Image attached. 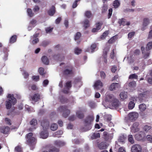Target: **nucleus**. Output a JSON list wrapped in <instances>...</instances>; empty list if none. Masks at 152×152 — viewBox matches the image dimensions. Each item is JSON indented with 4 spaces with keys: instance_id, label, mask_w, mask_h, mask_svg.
<instances>
[{
    "instance_id": "nucleus-56",
    "label": "nucleus",
    "mask_w": 152,
    "mask_h": 152,
    "mask_svg": "<svg viewBox=\"0 0 152 152\" xmlns=\"http://www.w3.org/2000/svg\"><path fill=\"white\" fill-rule=\"evenodd\" d=\"M150 53V51H148L145 53H144L143 54V58H144L145 59L147 58L149 56Z\"/></svg>"
},
{
    "instance_id": "nucleus-13",
    "label": "nucleus",
    "mask_w": 152,
    "mask_h": 152,
    "mask_svg": "<svg viewBox=\"0 0 152 152\" xmlns=\"http://www.w3.org/2000/svg\"><path fill=\"white\" fill-rule=\"evenodd\" d=\"M103 86V84L99 80H98L96 81L94 85V88L96 89H99Z\"/></svg>"
},
{
    "instance_id": "nucleus-33",
    "label": "nucleus",
    "mask_w": 152,
    "mask_h": 152,
    "mask_svg": "<svg viewBox=\"0 0 152 152\" xmlns=\"http://www.w3.org/2000/svg\"><path fill=\"white\" fill-rule=\"evenodd\" d=\"M74 83L75 84H77L78 83H79L81 85H82V82L81 79L80 78L77 77L75 79Z\"/></svg>"
},
{
    "instance_id": "nucleus-58",
    "label": "nucleus",
    "mask_w": 152,
    "mask_h": 152,
    "mask_svg": "<svg viewBox=\"0 0 152 152\" xmlns=\"http://www.w3.org/2000/svg\"><path fill=\"white\" fill-rule=\"evenodd\" d=\"M151 127L150 126H148V125H145L144 126L143 128V129L144 131L145 132H147L151 129Z\"/></svg>"
},
{
    "instance_id": "nucleus-4",
    "label": "nucleus",
    "mask_w": 152,
    "mask_h": 152,
    "mask_svg": "<svg viewBox=\"0 0 152 152\" xmlns=\"http://www.w3.org/2000/svg\"><path fill=\"white\" fill-rule=\"evenodd\" d=\"M57 110L60 113H63L62 116L65 118L70 113V110L68 109V106L66 105L60 106L58 108Z\"/></svg>"
},
{
    "instance_id": "nucleus-2",
    "label": "nucleus",
    "mask_w": 152,
    "mask_h": 152,
    "mask_svg": "<svg viewBox=\"0 0 152 152\" xmlns=\"http://www.w3.org/2000/svg\"><path fill=\"white\" fill-rule=\"evenodd\" d=\"M8 99L5 102V105L7 109H10L12 105H14L17 102L16 99L14 97L13 94H8L7 96Z\"/></svg>"
},
{
    "instance_id": "nucleus-54",
    "label": "nucleus",
    "mask_w": 152,
    "mask_h": 152,
    "mask_svg": "<svg viewBox=\"0 0 152 152\" xmlns=\"http://www.w3.org/2000/svg\"><path fill=\"white\" fill-rule=\"evenodd\" d=\"M135 34V32L133 31L129 32L128 33V38L129 39H131L132 37L134 36Z\"/></svg>"
},
{
    "instance_id": "nucleus-34",
    "label": "nucleus",
    "mask_w": 152,
    "mask_h": 152,
    "mask_svg": "<svg viewBox=\"0 0 152 152\" xmlns=\"http://www.w3.org/2000/svg\"><path fill=\"white\" fill-rule=\"evenodd\" d=\"M135 139L138 140L140 141L142 139L143 137L141 134H137L135 136Z\"/></svg>"
},
{
    "instance_id": "nucleus-22",
    "label": "nucleus",
    "mask_w": 152,
    "mask_h": 152,
    "mask_svg": "<svg viewBox=\"0 0 152 152\" xmlns=\"http://www.w3.org/2000/svg\"><path fill=\"white\" fill-rule=\"evenodd\" d=\"M48 133L47 131L45 130L41 132L40 136L43 139H46L48 137Z\"/></svg>"
},
{
    "instance_id": "nucleus-9",
    "label": "nucleus",
    "mask_w": 152,
    "mask_h": 152,
    "mask_svg": "<svg viewBox=\"0 0 152 152\" xmlns=\"http://www.w3.org/2000/svg\"><path fill=\"white\" fill-rule=\"evenodd\" d=\"M138 113L135 112L130 113L128 115L129 119L132 121L135 120L138 118Z\"/></svg>"
},
{
    "instance_id": "nucleus-39",
    "label": "nucleus",
    "mask_w": 152,
    "mask_h": 152,
    "mask_svg": "<svg viewBox=\"0 0 152 152\" xmlns=\"http://www.w3.org/2000/svg\"><path fill=\"white\" fill-rule=\"evenodd\" d=\"M96 47V45L95 43H94L91 44L90 47V49L91 53H93L94 52Z\"/></svg>"
},
{
    "instance_id": "nucleus-41",
    "label": "nucleus",
    "mask_w": 152,
    "mask_h": 152,
    "mask_svg": "<svg viewBox=\"0 0 152 152\" xmlns=\"http://www.w3.org/2000/svg\"><path fill=\"white\" fill-rule=\"evenodd\" d=\"M89 21L88 20L85 19L83 22L84 27L86 28L89 27Z\"/></svg>"
},
{
    "instance_id": "nucleus-19",
    "label": "nucleus",
    "mask_w": 152,
    "mask_h": 152,
    "mask_svg": "<svg viewBox=\"0 0 152 152\" xmlns=\"http://www.w3.org/2000/svg\"><path fill=\"white\" fill-rule=\"evenodd\" d=\"M55 12V8L54 6H52L48 12V14L51 16H53Z\"/></svg>"
},
{
    "instance_id": "nucleus-61",
    "label": "nucleus",
    "mask_w": 152,
    "mask_h": 152,
    "mask_svg": "<svg viewBox=\"0 0 152 152\" xmlns=\"http://www.w3.org/2000/svg\"><path fill=\"white\" fill-rule=\"evenodd\" d=\"M147 140L149 142H152V136L151 135H148L146 136Z\"/></svg>"
},
{
    "instance_id": "nucleus-29",
    "label": "nucleus",
    "mask_w": 152,
    "mask_h": 152,
    "mask_svg": "<svg viewBox=\"0 0 152 152\" xmlns=\"http://www.w3.org/2000/svg\"><path fill=\"white\" fill-rule=\"evenodd\" d=\"M120 5V3L118 0H115L113 1V6L115 8H118Z\"/></svg>"
},
{
    "instance_id": "nucleus-30",
    "label": "nucleus",
    "mask_w": 152,
    "mask_h": 152,
    "mask_svg": "<svg viewBox=\"0 0 152 152\" xmlns=\"http://www.w3.org/2000/svg\"><path fill=\"white\" fill-rule=\"evenodd\" d=\"M4 121L6 124L7 125L10 126L12 124L11 120L8 118H5Z\"/></svg>"
},
{
    "instance_id": "nucleus-44",
    "label": "nucleus",
    "mask_w": 152,
    "mask_h": 152,
    "mask_svg": "<svg viewBox=\"0 0 152 152\" xmlns=\"http://www.w3.org/2000/svg\"><path fill=\"white\" fill-rule=\"evenodd\" d=\"M17 37L15 35H14L11 37L10 39V42L12 43L15 42L16 40Z\"/></svg>"
},
{
    "instance_id": "nucleus-57",
    "label": "nucleus",
    "mask_w": 152,
    "mask_h": 152,
    "mask_svg": "<svg viewBox=\"0 0 152 152\" xmlns=\"http://www.w3.org/2000/svg\"><path fill=\"white\" fill-rule=\"evenodd\" d=\"M115 56V49L112 50V52L110 54V57L112 59H114Z\"/></svg>"
},
{
    "instance_id": "nucleus-48",
    "label": "nucleus",
    "mask_w": 152,
    "mask_h": 152,
    "mask_svg": "<svg viewBox=\"0 0 152 152\" xmlns=\"http://www.w3.org/2000/svg\"><path fill=\"white\" fill-rule=\"evenodd\" d=\"M116 39V37L115 36H113L109 39L108 42L110 44H112L115 42Z\"/></svg>"
},
{
    "instance_id": "nucleus-40",
    "label": "nucleus",
    "mask_w": 152,
    "mask_h": 152,
    "mask_svg": "<svg viewBox=\"0 0 152 152\" xmlns=\"http://www.w3.org/2000/svg\"><path fill=\"white\" fill-rule=\"evenodd\" d=\"M99 147L100 149H105L106 148V145L104 142H102L99 144Z\"/></svg>"
},
{
    "instance_id": "nucleus-52",
    "label": "nucleus",
    "mask_w": 152,
    "mask_h": 152,
    "mask_svg": "<svg viewBox=\"0 0 152 152\" xmlns=\"http://www.w3.org/2000/svg\"><path fill=\"white\" fill-rule=\"evenodd\" d=\"M63 133V132L62 130H59L54 133V135L55 137H58V135H61Z\"/></svg>"
},
{
    "instance_id": "nucleus-18",
    "label": "nucleus",
    "mask_w": 152,
    "mask_h": 152,
    "mask_svg": "<svg viewBox=\"0 0 152 152\" xmlns=\"http://www.w3.org/2000/svg\"><path fill=\"white\" fill-rule=\"evenodd\" d=\"M126 19L124 18H122L120 19L118 21V23L120 26L122 25L124 26L126 25L129 26L130 25V22H126Z\"/></svg>"
},
{
    "instance_id": "nucleus-21",
    "label": "nucleus",
    "mask_w": 152,
    "mask_h": 152,
    "mask_svg": "<svg viewBox=\"0 0 152 152\" xmlns=\"http://www.w3.org/2000/svg\"><path fill=\"white\" fill-rule=\"evenodd\" d=\"M121 99L124 100L127 98V93L124 91L121 92L119 95Z\"/></svg>"
},
{
    "instance_id": "nucleus-62",
    "label": "nucleus",
    "mask_w": 152,
    "mask_h": 152,
    "mask_svg": "<svg viewBox=\"0 0 152 152\" xmlns=\"http://www.w3.org/2000/svg\"><path fill=\"white\" fill-rule=\"evenodd\" d=\"M32 78L33 80H34L36 81H37L39 80V76L38 75H34L32 76Z\"/></svg>"
},
{
    "instance_id": "nucleus-12",
    "label": "nucleus",
    "mask_w": 152,
    "mask_h": 152,
    "mask_svg": "<svg viewBox=\"0 0 152 152\" xmlns=\"http://www.w3.org/2000/svg\"><path fill=\"white\" fill-rule=\"evenodd\" d=\"M10 130V128L8 126H2L0 128V132L4 134H7Z\"/></svg>"
},
{
    "instance_id": "nucleus-35",
    "label": "nucleus",
    "mask_w": 152,
    "mask_h": 152,
    "mask_svg": "<svg viewBox=\"0 0 152 152\" xmlns=\"http://www.w3.org/2000/svg\"><path fill=\"white\" fill-rule=\"evenodd\" d=\"M44 69L42 67H40L38 70L39 74L44 77L45 76V73L44 72Z\"/></svg>"
},
{
    "instance_id": "nucleus-1",
    "label": "nucleus",
    "mask_w": 152,
    "mask_h": 152,
    "mask_svg": "<svg viewBox=\"0 0 152 152\" xmlns=\"http://www.w3.org/2000/svg\"><path fill=\"white\" fill-rule=\"evenodd\" d=\"M33 135V134L31 132L28 133L26 135L27 143L30 146V149L31 150H33L34 148L36 143V140L34 137H32Z\"/></svg>"
},
{
    "instance_id": "nucleus-32",
    "label": "nucleus",
    "mask_w": 152,
    "mask_h": 152,
    "mask_svg": "<svg viewBox=\"0 0 152 152\" xmlns=\"http://www.w3.org/2000/svg\"><path fill=\"white\" fill-rule=\"evenodd\" d=\"M152 48V42H149L147 45L146 49L147 51H148Z\"/></svg>"
},
{
    "instance_id": "nucleus-20",
    "label": "nucleus",
    "mask_w": 152,
    "mask_h": 152,
    "mask_svg": "<svg viewBox=\"0 0 152 152\" xmlns=\"http://www.w3.org/2000/svg\"><path fill=\"white\" fill-rule=\"evenodd\" d=\"M110 104L113 106L115 107H117L119 105V101L117 99L115 98Z\"/></svg>"
},
{
    "instance_id": "nucleus-49",
    "label": "nucleus",
    "mask_w": 152,
    "mask_h": 152,
    "mask_svg": "<svg viewBox=\"0 0 152 152\" xmlns=\"http://www.w3.org/2000/svg\"><path fill=\"white\" fill-rule=\"evenodd\" d=\"M129 78L130 79H137L138 78V76L135 74H133L129 76Z\"/></svg>"
},
{
    "instance_id": "nucleus-14",
    "label": "nucleus",
    "mask_w": 152,
    "mask_h": 152,
    "mask_svg": "<svg viewBox=\"0 0 152 152\" xmlns=\"http://www.w3.org/2000/svg\"><path fill=\"white\" fill-rule=\"evenodd\" d=\"M115 98L113 94H109L106 95L105 100L110 104Z\"/></svg>"
},
{
    "instance_id": "nucleus-27",
    "label": "nucleus",
    "mask_w": 152,
    "mask_h": 152,
    "mask_svg": "<svg viewBox=\"0 0 152 152\" xmlns=\"http://www.w3.org/2000/svg\"><path fill=\"white\" fill-rule=\"evenodd\" d=\"M100 137V134L99 133H94L91 136V138L92 139H95L99 138Z\"/></svg>"
},
{
    "instance_id": "nucleus-6",
    "label": "nucleus",
    "mask_w": 152,
    "mask_h": 152,
    "mask_svg": "<svg viewBox=\"0 0 152 152\" xmlns=\"http://www.w3.org/2000/svg\"><path fill=\"white\" fill-rule=\"evenodd\" d=\"M64 87L62 90V92L65 94H68L69 91L72 87L71 81H68L66 82L64 84Z\"/></svg>"
},
{
    "instance_id": "nucleus-59",
    "label": "nucleus",
    "mask_w": 152,
    "mask_h": 152,
    "mask_svg": "<svg viewBox=\"0 0 152 152\" xmlns=\"http://www.w3.org/2000/svg\"><path fill=\"white\" fill-rule=\"evenodd\" d=\"M100 76L102 79H104L106 77V74L104 72L101 71L100 72Z\"/></svg>"
},
{
    "instance_id": "nucleus-3",
    "label": "nucleus",
    "mask_w": 152,
    "mask_h": 152,
    "mask_svg": "<svg viewBox=\"0 0 152 152\" xmlns=\"http://www.w3.org/2000/svg\"><path fill=\"white\" fill-rule=\"evenodd\" d=\"M94 116L93 115H89L87 116L84 120V125L85 131H88L91 128L92 122L94 120Z\"/></svg>"
},
{
    "instance_id": "nucleus-10",
    "label": "nucleus",
    "mask_w": 152,
    "mask_h": 152,
    "mask_svg": "<svg viewBox=\"0 0 152 152\" xmlns=\"http://www.w3.org/2000/svg\"><path fill=\"white\" fill-rule=\"evenodd\" d=\"M30 123L31 125L33 126L32 127L29 128L28 129V130L29 132H32L36 128V126L37 124V121L36 119L34 118L30 121Z\"/></svg>"
},
{
    "instance_id": "nucleus-55",
    "label": "nucleus",
    "mask_w": 152,
    "mask_h": 152,
    "mask_svg": "<svg viewBox=\"0 0 152 152\" xmlns=\"http://www.w3.org/2000/svg\"><path fill=\"white\" fill-rule=\"evenodd\" d=\"M15 150L16 152H22L21 147L19 146H18L15 147Z\"/></svg>"
},
{
    "instance_id": "nucleus-43",
    "label": "nucleus",
    "mask_w": 152,
    "mask_h": 152,
    "mask_svg": "<svg viewBox=\"0 0 152 152\" xmlns=\"http://www.w3.org/2000/svg\"><path fill=\"white\" fill-rule=\"evenodd\" d=\"M135 104L133 101H130L128 104V107L129 109H132L134 107Z\"/></svg>"
},
{
    "instance_id": "nucleus-46",
    "label": "nucleus",
    "mask_w": 152,
    "mask_h": 152,
    "mask_svg": "<svg viewBox=\"0 0 152 152\" xmlns=\"http://www.w3.org/2000/svg\"><path fill=\"white\" fill-rule=\"evenodd\" d=\"M128 140L129 142H130L131 144H133L134 142L133 136L131 134L129 135L128 136Z\"/></svg>"
},
{
    "instance_id": "nucleus-63",
    "label": "nucleus",
    "mask_w": 152,
    "mask_h": 152,
    "mask_svg": "<svg viewBox=\"0 0 152 152\" xmlns=\"http://www.w3.org/2000/svg\"><path fill=\"white\" fill-rule=\"evenodd\" d=\"M117 67L115 65L113 66L111 69V71L112 73H114L116 71Z\"/></svg>"
},
{
    "instance_id": "nucleus-64",
    "label": "nucleus",
    "mask_w": 152,
    "mask_h": 152,
    "mask_svg": "<svg viewBox=\"0 0 152 152\" xmlns=\"http://www.w3.org/2000/svg\"><path fill=\"white\" fill-rule=\"evenodd\" d=\"M151 30L149 32L148 39H151L152 38V26L151 27Z\"/></svg>"
},
{
    "instance_id": "nucleus-26",
    "label": "nucleus",
    "mask_w": 152,
    "mask_h": 152,
    "mask_svg": "<svg viewBox=\"0 0 152 152\" xmlns=\"http://www.w3.org/2000/svg\"><path fill=\"white\" fill-rule=\"evenodd\" d=\"M59 99L60 102L62 104L67 103L68 102V99L63 96H60Z\"/></svg>"
},
{
    "instance_id": "nucleus-25",
    "label": "nucleus",
    "mask_w": 152,
    "mask_h": 152,
    "mask_svg": "<svg viewBox=\"0 0 152 152\" xmlns=\"http://www.w3.org/2000/svg\"><path fill=\"white\" fill-rule=\"evenodd\" d=\"M42 62L46 65H48L49 63V61L47 56H43L42 58Z\"/></svg>"
},
{
    "instance_id": "nucleus-37",
    "label": "nucleus",
    "mask_w": 152,
    "mask_h": 152,
    "mask_svg": "<svg viewBox=\"0 0 152 152\" xmlns=\"http://www.w3.org/2000/svg\"><path fill=\"white\" fill-rule=\"evenodd\" d=\"M81 36V34L80 32H77L75 36L74 39L75 41L80 39Z\"/></svg>"
},
{
    "instance_id": "nucleus-11",
    "label": "nucleus",
    "mask_w": 152,
    "mask_h": 152,
    "mask_svg": "<svg viewBox=\"0 0 152 152\" xmlns=\"http://www.w3.org/2000/svg\"><path fill=\"white\" fill-rule=\"evenodd\" d=\"M41 125L44 130H46L49 126V123L47 119H44L41 122Z\"/></svg>"
},
{
    "instance_id": "nucleus-16",
    "label": "nucleus",
    "mask_w": 152,
    "mask_h": 152,
    "mask_svg": "<svg viewBox=\"0 0 152 152\" xmlns=\"http://www.w3.org/2000/svg\"><path fill=\"white\" fill-rule=\"evenodd\" d=\"M40 95L39 94H35L31 96V100L36 102L39 100L40 99Z\"/></svg>"
},
{
    "instance_id": "nucleus-38",
    "label": "nucleus",
    "mask_w": 152,
    "mask_h": 152,
    "mask_svg": "<svg viewBox=\"0 0 152 152\" xmlns=\"http://www.w3.org/2000/svg\"><path fill=\"white\" fill-rule=\"evenodd\" d=\"M59 151L58 149L54 146L51 147L49 149V152H58Z\"/></svg>"
},
{
    "instance_id": "nucleus-45",
    "label": "nucleus",
    "mask_w": 152,
    "mask_h": 152,
    "mask_svg": "<svg viewBox=\"0 0 152 152\" xmlns=\"http://www.w3.org/2000/svg\"><path fill=\"white\" fill-rule=\"evenodd\" d=\"M27 12L28 15L30 17H32L34 15V13L32 12V10L30 8H28L27 10Z\"/></svg>"
},
{
    "instance_id": "nucleus-47",
    "label": "nucleus",
    "mask_w": 152,
    "mask_h": 152,
    "mask_svg": "<svg viewBox=\"0 0 152 152\" xmlns=\"http://www.w3.org/2000/svg\"><path fill=\"white\" fill-rule=\"evenodd\" d=\"M149 23V20L148 18H145L143 19V25L147 26Z\"/></svg>"
},
{
    "instance_id": "nucleus-36",
    "label": "nucleus",
    "mask_w": 152,
    "mask_h": 152,
    "mask_svg": "<svg viewBox=\"0 0 152 152\" xmlns=\"http://www.w3.org/2000/svg\"><path fill=\"white\" fill-rule=\"evenodd\" d=\"M136 85L135 81H133L129 83L128 86L130 88H134L135 87Z\"/></svg>"
},
{
    "instance_id": "nucleus-42",
    "label": "nucleus",
    "mask_w": 152,
    "mask_h": 152,
    "mask_svg": "<svg viewBox=\"0 0 152 152\" xmlns=\"http://www.w3.org/2000/svg\"><path fill=\"white\" fill-rule=\"evenodd\" d=\"M58 128V125L56 124H52L50 126L51 129L53 131H54L56 130Z\"/></svg>"
},
{
    "instance_id": "nucleus-17",
    "label": "nucleus",
    "mask_w": 152,
    "mask_h": 152,
    "mask_svg": "<svg viewBox=\"0 0 152 152\" xmlns=\"http://www.w3.org/2000/svg\"><path fill=\"white\" fill-rule=\"evenodd\" d=\"M39 35L38 34H34L32 37H31V39H33L32 41V44L34 45L37 43L39 41V39L37 38Z\"/></svg>"
},
{
    "instance_id": "nucleus-5",
    "label": "nucleus",
    "mask_w": 152,
    "mask_h": 152,
    "mask_svg": "<svg viewBox=\"0 0 152 152\" xmlns=\"http://www.w3.org/2000/svg\"><path fill=\"white\" fill-rule=\"evenodd\" d=\"M65 68L62 71L64 75L67 76L69 75H74V73L73 71V67L71 65L66 66Z\"/></svg>"
},
{
    "instance_id": "nucleus-31",
    "label": "nucleus",
    "mask_w": 152,
    "mask_h": 152,
    "mask_svg": "<svg viewBox=\"0 0 152 152\" xmlns=\"http://www.w3.org/2000/svg\"><path fill=\"white\" fill-rule=\"evenodd\" d=\"M139 108L140 111L142 112L145 110L146 108V105L143 103L140 104Z\"/></svg>"
},
{
    "instance_id": "nucleus-15",
    "label": "nucleus",
    "mask_w": 152,
    "mask_h": 152,
    "mask_svg": "<svg viewBox=\"0 0 152 152\" xmlns=\"http://www.w3.org/2000/svg\"><path fill=\"white\" fill-rule=\"evenodd\" d=\"M120 87V84L118 83H113L110 85L109 88L110 91H113L119 88Z\"/></svg>"
},
{
    "instance_id": "nucleus-7",
    "label": "nucleus",
    "mask_w": 152,
    "mask_h": 152,
    "mask_svg": "<svg viewBox=\"0 0 152 152\" xmlns=\"http://www.w3.org/2000/svg\"><path fill=\"white\" fill-rule=\"evenodd\" d=\"M131 150L132 152H141L142 147L139 144H135L132 146Z\"/></svg>"
},
{
    "instance_id": "nucleus-50",
    "label": "nucleus",
    "mask_w": 152,
    "mask_h": 152,
    "mask_svg": "<svg viewBox=\"0 0 152 152\" xmlns=\"http://www.w3.org/2000/svg\"><path fill=\"white\" fill-rule=\"evenodd\" d=\"M107 5L106 4H104L102 10V13H105L107 11Z\"/></svg>"
},
{
    "instance_id": "nucleus-8",
    "label": "nucleus",
    "mask_w": 152,
    "mask_h": 152,
    "mask_svg": "<svg viewBox=\"0 0 152 152\" xmlns=\"http://www.w3.org/2000/svg\"><path fill=\"white\" fill-rule=\"evenodd\" d=\"M139 124L138 122H135L131 127V131L132 132L135 133L138 132L140 129L139 127Z\"/></svg>"
},
{
    "instance_id": "nucleus-28",
    "label": "nucleus",
    "mask_w": 152,
    "mask_h": 152,
    "mask_svg": "<svg viewBox=\"0 0 152 152\" xmlns=\"http://www.w3.org/2000/svg\"><path fill=\"white\" fill-rule=\"evenodd\" d=\"M85 16L87 18H89L93 17V15L91 11H86L85 12Z\"/></svg>"
},
{
    "instance_id": "nucleus-60",
    "label": "nucleus",
    "mask_w": 152,
    "mask_h": 152,
    "mask_svg": "<svg viewBox=\"0 0 152 152\" xmlns=\"http://www.w3.org/2000/svg\"><path fill=\"white\" fill-rule=\"evenodd\" d=\"M82 50L81 49H79L78 48H77L75 49V53L77 55L80 54Z\"/></svg>"
},
{
    "instance_id": "nucleus-51",
    "label": "nucleus",
    "mask_w": 152,
    "mask_h": 152,
    "mask_svg": "<svg viewBox=\"0 0 152 152\" xmlns=\"http://www.w3.org/2000/svg\"><path fill=\"white\" fill-rule=\"evenodd\" d=\"M108 34V32L107 31H105L101 36V39H103L107 36Z\"/></svg>"
},
{
    "instance_id": "nucleus-23",
    "label": "nucleus",
    "mask_w": 152,
    "mask_h": 152,
    "mask_svg": "<svg viewBox=\"0 0 152 152\" xmlns=\"http://www.w3.org/2000/svg\"><path fill=\"white\" fill-rule=\"evenodd\" d=\"M76 115L77 117L79 119H82L84 117V114L81 111H77L76 112Z\"/></svg>"
},
{
    "instance_id": "nucleus-53",
    "label": "nucleus",
    "mask_w": 152,
    "mask_h": 152,
    "mask_svg": "<svg viewBox=\"0 0 152 152\" xmlns=\"http://www.w3.org/2000/svg\"><path fill=\"white\" fill-rule=\"evenodd\" d=\"M103 23L102 22H98L96 23V27L98 29L100 30L102 26V25Z\"/></svg>"
},
{
    "instance_id": "nucleus-24",
    "label": "nucleus",
    "mask_w": 152,
    "mask_h": 152,
    "mask_svg": "<svg viewBox=\"0 0 152 152\" xmlns=\"http://www.w3.org/2000/svg\"><path fill=\"white\" fill-rule=\"evenodd\" d=\"M55 144L56 145L59 147L63 146L65 145V143L64 142L59 140L55 141Z\"/></svg>"
}]
</instances>
